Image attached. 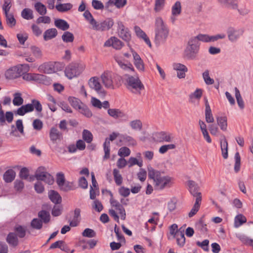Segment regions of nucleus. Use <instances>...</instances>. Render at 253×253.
<instances>
[{
	"mask_svg": "<svg viewBox=\"0 0 253 253\" xmlns=\"http://www.w3.org/2000/svg\"><path fill=\"white\" fill-rule=\"evenodd\" d=\"M148 177L153 181L156 190H162L170 187L172 185V178L161 171L150 167L148 168Z\"/></svg>",
	"mask_w": 253,
	"mask_h": 253,
	"instance_id": "1",
	"label": "nucleus"
},
{
	"mask_svg": "<svg viewBox=\"0 0 253 253\" xmlns=\"http://www.w3.org/2000/svg\"><path fill=\"white\" fill-rule=\"evenodd\" d=\"M155 41L157 45L164 43L168 37L169 29L161 17L155 19Z\"/></svg>",
	"mask_w": 253,
	"mask_h": 253,
	"instance_id": "2",
	"label": "nucleus"
},
{
	"mask_svg": "<svg viewBox=\"0 0 253 253\" xmlns=\"http://www.w3.org/2000/svg\"><path fill=\"white\" fill-rule=\"evenodd\" d=\"M200 45V43L197 42V39L190 38L184 51L185 57L189 60L195 59L199 51Z\"/></svg>",
	"mask_w": 253,
	"mask_h": 253,
	"instance_id": "3",
	"label": "nucleus"
},
{
	"mask_svg": "<svg viewBox=\"0 0 253 253\" xmlns=\"http://www.w3.org/2000/svg\"><path fill=\"white\" fill-rule=\"evenodd\" d=\"M100 78L103 85L109 89H114V85L118 84V81L121 80L119 76L110 72H105Z\"/></svg>",
	"mask_w": 253,
	"mask_h": 253,
	"instance_id": "4",
	"label": "nucleus"
},
{
	"mask_svg": "<svg viewBox=\"0 0 253 253\" xmlns=\"http://www.w3.org/2000/svg\"><path fill=\"white\" fill-rule=\"evenodd\" d=\"M84 69V68L82 64L78 63H71L65 68V75L69 79L71 80L79 76Z\"/></svg>",
	"mask_w": 253,
	"mask_h": 253,
	"instance_id": "5",
	"label": "nucleus"
},
{
	"mask_svg": "<svg viewBox=\"0 0 253 253\" xmlns=\"http://www.w3.org/2000/svg\"><path fill=\"white\" fill-rule=\"evenodd\" d=\"M127 88L133 93L137 94L141 93V90L144 87L138 77L129 76L126 79Z\"/></svg>",
	"mask_w": 253,
	"mask_h": 253,
	"instance_id": "6",
	"label": "nucleus"
},
{
	"mask_svg": "<svg viewBox=\"0 0 253 253\" xmlns=\"http://www.w3.org/2000/svg\"><path fill=\"white\" fill-rule=\"evenodd\" d=\"M56 181L59 189L62 191L67 192L75 189L74 182L66 181L62 172L57 173Z\"/></svg>",
	"mask_w": 253,
	"mask_h": 253,
	"instance_id": "7",
	"label": "nucleus"
},
{
	"mask_svg": "<svg viewBox=\"0 0 253 253\" xmlns=\"http://www.w3.org/2000/svg\"><path fill=\"white\" fill-rule=\"evenodd\" d=\"M35 176L38 180L43 181L49 185L52 184L54 181L53 176L46 172L45 168L42 167L37 169Z\"/></svg>",
	"mask_w": 253,
	"mask_h": 253,
	"instance_id": "8",
	"label": "nucleus"
},
{
	"mask_svg": "<svg viewBox=\"0 0 253 253\" xmlns=\"http://www.w3.org/2000/svg\"><path fill=\"white\" fill-rule=\"evenodd\" d=\"M114 25L113 20L111 18H106L99 22H95L92 29L96 31H105L110 29Z\"/></svg>",
	"mask_w": 253,
	"mask_h": 253,
	"instance_id": "9",
	"label": "nucleus"
},
{
	"mask_svg": "<svg viewBox=\"0 0 253 253\" xmlns=\"http://www.w3.org/2000/svg\"><path fill=\"white\" fill-rule=\"evenodd\" d=\"M89 86L94 89L100 95H105L106 92L100 84L99 78L97 77H91L88 81Z\"/></svg>",
	"mask_w": 253,
	"mask_h": 253,
	"instance_id": "10",
	"label": "nucleus"
},
{
	"mask_svg": "<svg viewBox=\"0 0 253 253\" xmlns=\"http://www.w3.org/2000/svg\"><path fill=\"white\" fill-rule=\"evenodd\" d=\"M22 78L26 81H35L39 83L44 84L46 80V77L42 74L35 73H24Z\"/></svg>",
	"mask_w": 253,
	"mask_h": 253,
	"instance_id": "11",
	"label": "nucleus"
},
{
	"mask_svg": "<svg viewBox=\"0 0 253 253\" xmlns=\"http://www.w3.org/2000/svg\"><path fill=\"white\" fill-rule=\"evenodd\" d=\"M118 33L119 37L125 41L128 42L131 39L129 30L120 21L118 22Z\"/></svg>",
	"mask_w": 253,
	"mask_h": 253,
	"instance_id": "12",
	"label": "nucleus"
},
{
	"mask_svg": "<svg viewBox=\"0 0 253 253\" xmlns=\"http://www.w3.org/2000/svg\"><path fill=\"white\" fill-rule=\"evenodd\" d=\"M109 194L111 196L110 202L112 207H114L115 210L119 211L120 214L121 218L125 220L126 218V211L123 206L117 200H115L113 197V194L111 191H109Z\"/></svg>",
	"mask_w": 253,
	"mask_h": 253,
	"instance_id": "13",
	"label": "nucleus"
},
{
	"mask_svg": "<svg viewBox=\"0 0 253 253\" xmlns=\"http://www.w3.org/2000/svg\"><path fill=\"white\" fill-rule=\"evenodd\" d=\"M228 40L232 42H236L243 33V30L229 27L227 31Z\"/></svg>",
	"mask_w": 253,
	"mask_h": 253,
	"instance_id": "14",
	"label": "nucleus"
},
{
	"mask_svg": "<svg viewBox=\"0 0 253 253\" xmlns=\"http://www.w3.org/2000/svg\"><path fill=\"white\" fill-rule=\"evenodd\" d=\"M21 69L17 66H13L8 69L5 73L6 79L13 80L18 78L21 76Z\"/></svg>",
	"mask_w": 253,
	"mask_h": 253,
	"instance_id": "15",
	"label": "nucleus"
},
{
	"mask_svg": "<svg viewBox=\"0 0 253 253\" xmlns=\"http://www.w3.org/2000/svg\"><path fill=\"white\" fill-rule=\"evenodd\" d=\"M104 46L105 47L112 46L115 49L119 50L123 47V43L118 38L112 37L105 42Z\"/></svg>",
	"mask_w": 253,
	"mask_h": 253,
	"instance_id": "16",
	"label": "nucleus"
},
{
	"mask_svg": "<svg viewBox=\"0 0 253 253\" xmlns=\"http://www.w3.org/2000/svg\"><path fill=\"white\" fill-rule=\"evenodd\" d=\"M174 70L177 71V76L179 79L184 78L185 73L187 72V68L183 64L174 63L172 65Z\"/></svg>",
	"mask_w": 253,
	"mask_h": 253,
	"instance_id": "17",
	"label": "nucleus"
},
{
	"mask_svg": "<svg viewBox=\"0 0 253 253\" xmlns=\"http://www.w3.org/2000/svg\"><path fill=\"white\" fill-rule=\"evenodd\" d=\"M132 56L133 57V62L136 68L140 71H144V65L143 60L140 56L133 50L131 49Z\"/></svg>",
	"mask_w": 253,
	"mask_h": 253,
	"instance_id": "18",
	"label": "nucleus"
},
{
	"mask_svg": "<svg viewBox=\"0 0 253 253\" xmlns=\"http://www.w3.org/2000/svg\"><path fill=\"white\" fill-rule=\"evenodd\" d=\"M108 109V114L111 117L115 119L123 118H126V120L127 119L126 114L121 110L118 109H109V108Z\"/></svg>",
	"mask_w": 253,
	"mask_h": 253,
	"instance_id": "19",
	"label": "nucleus"
},
{
	"mask_svg": "<svg viewBox=\"0 0 253 253\" xmlns=\"http://www.w3.org/2000/svg\"><path fill=\"white\" fill-rule=\"evenodd\" d=\"M49 137L50 140L55 143L57 140L60 141L62 138V134L55 127H52L49 131Z\"/></svg>",
	"mask_w": 253,
	"mask_h": 253,
	"instance_id": "20",
	"label": "nucleus"
},
{
	"mask_svg": "<svg viewBox=\"0 0 253 253\" xmlns=\"http://www.w3.org/2000/svg\"><path fill=\"white\" fill-rule=\"evenodd\" d=\"M38 70L40 72L45 74H52L54 73L52 62H46L41 65Z\"/></svg>",
	"mask_w": 253,
	"mask_h": 253,
	"instance_id": "21",
	"label": "nucleus"
},
{
	"mask_svg": "<svg viewBox=\"0 0 253 253\" xmlns=\"http://www.w3.org/2000/svg\"><path fill=\"white\" fill-rule=\"evenodd\" d=\"M91 103L93 107L98 109L103 108L106 109L110 107V104L108 101H104L102 103L99 99L95 97L91 98Z\"/></svg>",
	"mask_w": 253,
	"mask_h": 253,
	"instance_id": "22",
	"label": "nucleus"
},
{
	"mask_svg": "<svg viewBox=\"0 0 253 253\" xmlns=\"http://www.w3.org/2000/svg\"><path fill=\"white\" fill-rule=\"evenodd\" d=\"M181 12V5L180 1H176L171 7V20L172 23L175 21V17L180 15Z\"/></svg>",
	"mask_w": 253,
	"mask_h": 253,
	"instance_id": "23",
	"label": "nucleus"
},
{
	"mask_svg": "<svg viewBox=\"0 0 253 253\" xmlns=\"http://www.w3.org/2000/svg\"><path fill=\"white\" fill-rule=\"evenodd\" d=\"M81 210L77 208L74 210V215L72 220H69L70 225L72 227L77 226L81 220Z\"/></svg>",
	"mask_w": 253,
	"mask_h": 253,
	"instance_id": "24",
	"label": "nucleus"
},
{
	"mask_svg": "<svg viewBox=\"0 0 253 253\" xmlns=\"http://www.w3.org/2000/svg\"><path fill=\"white\" fill-rule=\"evenodd\" d=\"M58 32L55 28H50L45 31L43 37L45 41L51 40L56 37Z\"/></svg>",
	"mask_w": 253,
	"mask_h": 253,
	"instance_id": "25",
	"label": "nucleus"
},
{
	"mask_svg": "<svg viewBox=\"0 0 253 253\" xmlns=\"http://www.w3.org/2000/svg\"><path fill=\"white\" fill-rule=\"evenodd\" d=\"M188 186L189 188V191L191 194L196 198L200 196L202 199L201 193L198 192V187L196 184L195 182L193 181L190 180L188 181Z\"/></svg>",
	"mask_w": 253,
	"mask_h": 253,
	"instance_id": "26",
	"label": "nucleus"
},
{
	"mask_svg": "<svg viewBox=\"0 0 253 253\" xmlns=\"http://www.w3.org/2000/svg\"><path fill=\"white\" fill-rule=\"evenodd\" d=\"M6 240L8 244L13 247H16L19 244L17 235L13 232L9 233L7 235Z\"/></svg>",
	"mask_w": 253,
	"mask_h": 253,
	"instance_id": "27",
	"label": "nucleus"
},
{
	"mask_svg": "<svg viewBox=\"0 0 253 253\" xmlns=\"http://www.w3.org/2000/svg\"><path fill=\"white\" fill-rule=\"evenodd\" d=\"M54 25L58 29L62 31H66L70 28L69 24L68 22L62 19H56L54 20Z\"/></svg>",
	"mask_w": 253,
	"mask_h": 253,
	"instance_id": "28",
	"label": "nucleus"
},
{
	"mask_svg": "<svg viewBox=\"0 0 253 253\" xmlns=\"http://www.w3.org/2000/svg\"><path fill=\"white\" fill-rule=\"evenodd\" d=\"M33 111V107L32 105L27 104L22 105L16 111V114L19 116H23L26 113L31 112Z\"/></svg>",
	"mask_w": 253,
	"mask_h": 253,
	"instance_id": "29",
	"label": "nucleus"
},
{
	"mask_svg": "<svg viewBox=\"0 0 253 253\" xmlns=\"http://www.w3.org/2000/svg\"><path fill=\"white\" fill-rule=\"evenodd\" d=\"M201 198L199 196L198 197L196 198L195 203L190 211L188 213V216L190 217L193 216L198 211L201 205Z\"/></svg>",
	"mask_w": 253,
	"mask_h": 253,
	"instance_id": "30",
	"label": "nucleus"
},
{
	"mask_svg": "<svg viewBox=\"0 0 253 253\" xmlns=\"http://www.w3.org/2000/svg\"><path fill=\"white\" fill-rule=\"evenodd\" d=\"M184 229L180 228L176 235L174 236L176 238L177 244L180 247H183L185 243V238L184 234Z\"/></svg>",
	"mask_w": 253,
	"mask_h": 253,
	"instance_id": "31",
	"label": "nucleus"
},
{
	"mask_svg": "<svg viewBox=\"0 0 253 253\" xmlns=\"http://www.w3.org/2000/svg\"><path fill=\"white\" fill-rule=\"evenodd\" d=\"M15 172L11 169L7 170L4 173L3 178L6 183L12 182L15 178Z\"/></svg>",
	"mask_w": 253,
	"mask_h": 253,
	"instance_id": "32",
	"label": "nucleus"
},
{
	"mask_svg": "<svg viewBox=\"0 0 253 253\" xmlns=\"http://www.w3.org/2000/svg\"><path fill=\"white\" fill-rule=\"evenodd\" d=\"M120 141L124 142L128 146H135L136 145V141L131 136L127 135H123L121 136Z\"/></svg>",
	"mask_w": 253,
	"mask_h": 253,
	"instance_id": "33",
	"label": "nucleus"
},
{
	"mask_svg": "<svg viewBox=\"0 0 253 253\" xmlns=\"http://www.w3.org/2000/svg\"><path fill=\"white\" fill-rule=\"evenodd\" d=\"M48 196L50 200L55 204H59L61 202V197L57 192L54 190L49 191Z\"/></svg>",
	"mask_w": 253,
	"mask_h": 253,
	"instance_id": "34",
	"label": "nucleus"
},
{
	"mask_svg": "<svg viewBox=\"0 0 253 253\" xmlns=\"http://www.w3.org/2000/svg\"><path fill=\"white\" fill-rule=\"evenodd\" d=\"M103 150L104 152V156L103 160H107L110 157V142L107 138L105 139L103 143Z\"/></svg>",
	"mask_w": 253,
	"mask_h": 253,
	"instance_id": "35",
	"label": "nucleus"
},
{
	"mask_svg": "<svg viewBox=\"0 0 253 253\" xmlns=\"http://www.w3.org/2000/svg\"><path fill=\"white\" fill-rule=\"evenodd\" d=\"M216 121L220 129L223 131L227 130V119L226 117H217Z\"/></svg>",
	"mask_w": 253,
	"mask_h": 253,
	"instance_id": "36",
	"label": "nucleus"
},
{
	"mask_svg": "<svg viewBox=\"0 0 253 253\" xmlns=\"http://www.w3.org/2000/svg\"><path fill=\"white\" fill-rule=\"evenodd\" d=\"M226 7L231 9H237L238 7L237 0H218Z\"/></svg>",
	"mask_w": 253,
	"mask_h": 253,
	"instance_id": "37",
	"label": "nucleus"
},
{
	"mask_svg": "<svg viewBox=\"0 0 253 253\" xmlns=\"http://www.w3.org/2000/svg\"><path fill=\"white\" fill-rule=\"evenodd\" d=\"M12 103L15 106H19L23 104L24 100L22 97V94L20 92H16L13 94Z\"/></svg>",
	"mask_w": 253,
	"mask_h": 253,
	"instance_id": "38",
	"label": "nucleus"
},
{
	"mask_svg": "<svg viewBox=\"0 0 253 253\" xmlns=\"http://www.w3.org/2000/svg\"><path fill=\"white\" fill-rule=\"evenodd\" d=\"M113 175L116 185L118 186L121 185L123 183V178L119 170L114 169L113 171Z\"/></svg>",
	"mask_w": 253,
	"mask_h": 253,
	"instance_id": "39",
	"label": "nucleus"
},
{
	"mask_svg": "<svg viewBox=\"0 0 253 253\" xmlns=\"http://www.w3.org/2000/svg\"><path fill=\"white\" fill-rule=\"evenodd\" d=\"M38 216L41 218L40 220L44 223H47L50 219V215L49 212L44 210L39 212Z\"/></svg>",
	"mask_w": 253,
	"mask_h": 253,
	"instance_id": "40",
	"label": "nucleus"
},
{
	"mask_svg": "<svg viewBox=\"0 0 253 253\" xmlns=\"http://www.w3.org/2000/svg\"><path fill=\"white\" fill-rule=\"evenodd\" d=\"M73 7V5L70 3H60L57 4L55 6L56 9L61 12H65L70 10Z\"/></svg>",
	"mask_w": 253,
	"mask_h": 253,
	"instance_id": "41",
	"label": "nucleus"
},
{
	"mask_svg": "<svg viewBox=\"0 0 253 253\" xmlns=\"http://www.w3.org/2000/svg\"><path fill=\"white\" fill-rule=\"evenodd\" d=\"M115 59L116 61L118 63V65L120 66V67L122 69H124L125 70H127V71H134V68H133L132 64H125L124 63H123V61L121 59H119L117 57H115Z\"/></svg>",
	"mask_w": 253,
	"mask_h": 253,
	"instance_id": "42",
	"label": "nucleus"
},
{
	"mask_svg": "<svg viewBox=\"0 0 253 253\" xmlns=\"http://www.w3.org/2000/svg\"><path fill=\"white\" fill-rule=\"evenodd\" d=\"M129 126L131 129L135 130H141L142 129V123L138 119L131 121L129 122Z\"/></svg>",
	"mask_w": 253,
	"mask_h": 253,
	"instance_id": "43",
	"label": "nucleus"
},
{
	"mask_svg": "<svg viewBox=\"0 0 253 253\" xmlns=\"http://www.w3.org/2000/svg\"><path fill=\"white\" fill-rule=\"evenodd\" d=\"M157 137L160 141L170 142L172 140L170 134L164 131L158 133L157 134Z\"/></svg>",
	"mask_w": 253,
	"mask_h": 253,
	"instance_id": "44",
	"label": "nucleus"
},
{
	"mask_svg": "<svg viewBox=\"0 0 253 253\" xmlns=\"http://www.w3.org/2000/svg\"><path fill=\"white\" fill-rule=\"evenodd\" d=\"M68 101L71 106L77 110H79V109L80 108V107L83 105L79 99L74 97H69L68 98Z\"/></svg>",
	"mask_w": 253,
	"mask_h": 253,
	"instance_id": "45",
	"label": "nucleus"
},
{
	"mask_svg": "<svg viewBox=\"0 0 253 253\" xmlns=\"http://www.w3.org/2000/svg\"><path fill=\"white\" fill-rule=\"evenodd\" d=\"M6 18V22L8 27L10 28H13L15 26L16 23V21L13 14L12 13H7V14H4Z\"/></svg>",
	"mask_w": 253,
	"mask_h": 253,
	"instance_id": "46",
	"label": "nucleus"
},
{
	"mask_svg": "<svg viewBox=\"0 0 253 253\" xmlns=\"http://www.w3.org/2000/svg\"><path fill=\"white\" fill-rule=\"evenodd\" d=\"M35 8L41 15H44L46 13L47 10L45 6L40 2L35 4Z\"/></svg>",
	"mask_w": 253,
	"mask_h": 253,
	"instance_id": "47",
	"label": "nucleus"
},
{
	"mask_svg": "<svg viewBox=\"0 0 253 253\" xmlns=\"http://www.w3.org/2000/svg\"><path fill=\"white\" fill-rule=\"evenodd\" d=\"M108 4L115 5L118 8H121L126 4V0H109Z\"/></svg>",
	"mask_w": 253,
	"mask_h": 253,
	"instance_id": "48",
	"label": "nucleus"
},
{
	"mask_svg": "<svg viewBox=\"0 0 253 253\" xmlns=\"http://www.w3.org/2000/svg\"><path fill=\"white\" fill-rule=\"evenodd\" d=\"M62 40L65 42H72L74 40V36L72 33L66 31L62 35Z\"/></svg>",
	"mask_w": 253,
	"mask_h": 253,
	"instance_id": "49",
	"label": "nucleus"
},
{
	"mask_svg": "<svg viewBox=\"0 0 253 253\" xmlns=\"http://www.w3.org/2000/svg\"><path fill=\"white\" fill-rule=\"evenodd\" d=\"M247 219L245 216L242 214L237 215L235 219L234 226L239 227L243 223L246 222Z\"/></svg>",
	"mask_w": 253,
	"mask_h": 253,
	"instance_id": "50",
	"label": "nucleus"
},
{
	"mask_svg": "<svg viewBox=\"0 0 253 253\" xmlns=\"http://www.w3.org/2000/svg\"><path fill=\"white\" fill-rule=\"evenodd\" d=\"M22 17L26 20H30L33 18V11L29 8L24 9L21 12Z\"/></svg>",
	"mask_w": 253,
	"mask_h": 253,
	"instance_id": "51",
	"label": "nucleus"
},
{
	"mask_svg": "<svg viewBox=\"0 0 253 253\" xmlns=\"http://www.w3.org/2000/svg\"><path fill=\"white\" fill-rule=\"evenodd\" d=\"M192 38H195L197 39V42L201 41L205 42H211V36L207 34H199L196 37H192Z\"/></svg>",
	"mask_w": 253,
	"mask_h": 253,
	"instance_id": "52",
	"label": "nucleus"
},
{
	"mask_svg": "<svg viewBox=\"0 0 253 253\" xmlns=\"http://www.w3.org/2000/svg\"><path fill=\"white\" fill-rule=\"evenodd\" d=\"M235 97L237 100V103L241 109H243L244 108V102L243 100L242 99L240 91L237 87H235Z\"/></svg>",
	"mask_w": 253,
	"mask_h": 253,
	"instance_id": "53",
	"label": "nucleus"
},
{
	"mask_svg": "<svg viewBox=\"0 0 253 253\" xmlns=\"http://www.w3.org/2000/svg\"><path fill=\"white\" fill-rule=\"evenodd\" d=\"M220 146L223 157L224 159H227L228 157V143L226 139L221 142Z\"/></svg>",
	"mask_w": 253,
	"mask_h": 253,
	"instance_id": "54",
	"label": "nucleus"
},
{
	"mask_svg": "<svg viewBox=\"0 0 253 253\" xmlns=\"http://www.w3.org/2000/svg\"><path fill=\"white\" fill-rule=\"evenodd\" d=\"M84 16L85 19L88 21L89 23L92 26V28L94 24H95V22L96 21L94 19L91 13L88 10H85L84 13Z\"/></svg>",
	"mask_w": 253,
	"mask_h": 253,
	"instance_id": "55",
	"label": "nucleus"
},
{
	"mask_svg": "<svg viewBox=\"0 0 253 253\" xmlns=\"http://www.w3.org/2000/svg\"><path fill=\"white\" fill-rule=\"evenodd\" d=\"M31 226L34 229L40 230L42 227V222L39 218H34L31 222Z\"/></svg>",
	"mask_w": 253,
	"mask_h": 253,
	"instance_id": "56",
	"label": "nucleus"
},
{
	"mask_svg": "<svg viewBox=\"0 0 253 253\" xmlns=\"http://www.w3.org/2000/svg\"><path fill=\"white\" fill-rule=\"evenodd\" d=\"M83 138L87 143H90L93 138L92 133L87 129H84L83 131Z\"/></svg>",
	"mask_w": 253,
	"mask_h": 253,
	"instance_id": "57",
	"label": "nucleus"
},
{
	"mask_svg": "<svg viewBox=\"0 0 253 253\" xmlns=\"http://www.w3.org/2000/svg\"><path fill=\"white\" fill-rule=\"evenodd\" d=\"M130 149L126 147H122L119 149L118 154L121 157H127L130 154Z\"/></svg>",
	"mask_w": 253,
	"mask_h": 253,
	"instance_id": "58",
	"label": "nucleus"
},
{
	"mask_svg": "<svg viewBox=\"0 0 253 253\" xmlns=\"http://www.w3.org/2000/svg\"><path fill=\"white\" fill-rule=\"evenodd\" d=\"M203 78L207 84L211 85L213 84L214 80L210 77L209 71L208 70H206L203 72Z\"/></svg>",
	"mask_w": 253,
	"mask_h": 253,
	"instance_id": "59",
	"label": "nucleus"
},
{
	"mask_svg": "<svg viewBox=\"0 0 253 253\" xmlns=\"http://www.w3.org/2000/svg\"><path fill=\"white\" fill-rule=\"evenodd\" d=\"M165 0H156L154 10L156 12L161 11L164 7Z\"/></svg>",
	"mask_w": 253,
	"mask_h": 253,
	"instance_id": "60",
	"label": "nucleus"
},
{
	"mask_svg": "<svg viewBox=\"0 0 253 253\" xmlns=\"http://www.w3.org/2000/svg\"><path fill=\"white\" fill-rule=\"evenodd\" d=\"M12 4L11 0H4V3L2 6V9L4 14L9 13Z\"/></svg>",
	"mask_w": 253,
	"mask_h": 253,
	"instance_id": "61",
	"label": "nucleus"
},
{
	"mask_svg": "<svg viewBox=\"0 0 253 253\" xmlns=\"http://www.w3.org/2000/svg\"><path fill=\"white\" fill-rule=\"evenodd\" d=\"M176 147L175 145L173 144H169L162 146L159 150V152L161 154L166 153L169 150L174 149Z\"/></svg>",
	"mask_w": 253,
	"mask_h": 253,
	"instance_id": "62",
	"label": "nucleus"
},
{
	"mask_svg": "<svg viewBox=\"0 0 253 253\" xmlns=\"http://www.w3.org/2000/svg\"><path fill=\"white\" fill-rule=\"evenodd\" d=\"M80 112L86 117L89 118L92 116V113L89 109L85 105L83 104L78 110Z\"/></svg>",
	"mask_w": 253,
	"mask_h": 253,
	"instance_id": "63",
	"label": "nucleus"
},
{
	"mask_svg": "<svg viewBox=\"0 0 253 253\" xmlns=\"http://www.w3.org/2000/svg\"><path fill=\"white\" fill-rule=\"evenodd\" d=\"M15 231L20 238H23L26 235V229L25 227L18 225L15 227Z\"/></svg>",
	"mask_w": 253,
	"mask_h": 253,
	"instance_id": "64",
	"label": "nucleus"
}]
</instances>
